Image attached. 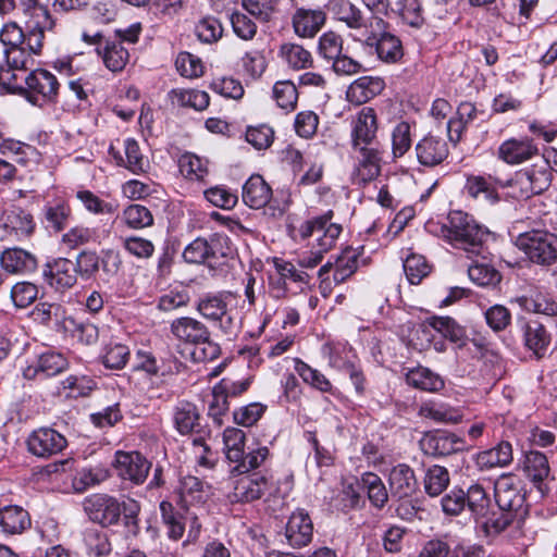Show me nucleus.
Instances as JSON below:
<instances>
[{"label": "nucleus", "mask_w": 557, "mask_h": 557, "mask_svg": "<svg viewBox=\"0 0 557 557\" xmlns=\"http://www.w3.org/2000/svg\"><path fill=\"white\" fill-rule=\"evenodd\" d=\"M96 51L111 72H121L129 60L127 49L117 40H106L103 47H97Z\"/></svg>", "instance_id": "32"}, {"label": "nucleus", "mask_w": 557, "mask_h": 557, "mask_svg": "<svg viewBox=\"0 0 557 557\" xmlns=\"http://www.w3.org/2000/svg\"><path fill=\"white\" fill-rule=\"evenodd\" d=\"M122 221L132 230H141L153 225V215L141 205H129L122 213Z\"/></svg>", "instance_id": "52"}, {"label": "nucleus", "mask_w": 557, "mask_h": 557, "mask_svg": "<svg viewBox=\"0 0 557 557\" xmlns=\"http://www.w3.org/2000/svg\"><path fill=\"white\" fill-rule=\"evenodd\" d=\"M122 505L117 498L104 493L91 494L83 503L88 518L102 528L116 525L122 516Z\"/></svg>", "instance_id": "10"}, {"label": "nucleus", "mask_w": 557, "mask_h": 557, "mask_svg": "<svg viewBox=\"0 0 557 557\" xmlns=\"http://www.w3.org/2000/svg\"><path fill=\"white\" fill-rule=\"evenodd\" d=\"M273 98L280 108L294 110L298 100L297 88L290 81L276 82L273 86Z\"/></svg>", "instance_id": "64"}, {"label": "nucleus", "mask_w": 557, "mask_h": 557, "mask_svg": "<svg viewBox=\"0 0 557 557\" xmlns=\"http://www.w3.org/2000/svg\"><path fill=\"white\" fill-rule=\"evenodd\" d=\"M379 119L374 108L363 107L350 122V146L381 145L377 139Z\"/></svg>", "instance_id": "12"}, {"label": "nucleus", "mask_w": 557, "mask_h": 557, "mask_svg": "<svg viewBox=\"0 0 557 557\" xmlns=\"http://www.w3.org/2000/svg\"><path fill=\"white\" fill-rule=\"evenodd\" d=\"M173 106L202 111L209 106V95L197 89H173L169 94Z\"/></svg>", "instance_id": "39"}, {"label": "nucleus", "mask_w": 557, "mask_h": 557, "mask_svg": "<svg viewBox=\"0 0 557 557\" xmlns=\"http://www.w3.org/2000/svg\"><path fill=\"white\" fill-rule=\"evenodd\" d=\"M336 15L349 28L360 29L367 25L360 9L347 0H341L336 3Z\"/></svg>", "instance_id": "61"}, {"label": "nucleus", "mask_w": 557, "mask_h": 557, "mask_svg": "<svg viewBox=\"0 0 557 557\" xmlns=\"http://www.w3.org/2000/svg\"><path fill=\"white\" fill-rule=\"evenodd\" d=\"M411 147V127L406 121L396 124L392 131V153L394 158H401Z\"/></svg>", "instance_id": "59"}, {"label": "nucleus", "mask_w": 557, "mask_h": 557, "mask_svg": "<svg viewBox=\"0 0 557 557\" xmlns=\"http://www.w3.org/2000/svg\"><path fill=\"white\" fill-rule=\"evenodd\" d=\"M524 346L537 358L544 356L550 343V336L544 325L537 321H525L521 324Z\"/></svg>", "instance_id": "29"}, {"label": "nucleus", "mask_w": 557, "mask_h": 557, "mask_svg": "<svg viewBox=\"0 0 557 557\" xmlns=\"http://www.w3.org/2000/svg\"><path fill=\"white\" fill-rule=\"evenodd\" d=\"M270 486V478L265 473L255 472L239 478L234 486L232 500L251 503L260 499Z\"/></svg>", "instance_id": "20"}, {"label": "nucleus", "mask_w": 557, "mask_h": 557, "mask_svg": "<svg viewBox=\"0 0 557 557\" xmlns=\"http://www.w3.org/2000/svg\"><path fill=\"white\" fill-rule=\"evenodd\" d=\"M55 27V21L53 18H47V21H27L25 41L24 46L34 55L41 54L44 47V39L46 32H52Z\"/></svg>", "instance_id": "35"}, {"label": "nucleus", "mask_w": 557, "mask_h": 557, "mask_svg": "<svg viewBox=\"0 0 557 557\" xmlns=\"http://www.w3.org/2000/svg\"><path fill=\"white\" fill-rule=\"evenodd\" d=\"M160 511L163 523L168 528L170 539L180 540L185 531V513L177 511L174 506L166 500L160 503Z\"/></svg>", "instance_id": "43"}, {"label": "nucleus", "mask_w": 557, "mask_h": 557, "mask_svg": "<svg viewBox=\"0 0 557 557\" xmlns=\"http://www.w3.org/2000/svg\"><path fill=\"white\" fill-rule=\"evenodd\" d=\"M83 542L88 556L106 557L112 552L109 535L102 530L87 528L83 533Z\"/></svg>", "instance_id": "40"}, {"label": "nucleus", "mask_w": 557, "mask_h": 557, "mask_svg": "<svg viewBox=\"0 0 557 557\" xmlns=\"http://www.w3.org/2000/svg\"><path fill=\"white\" fill-rule=\"evenodd\" d=\"M34 54L24 45L0 46V86L5 90L22 89L18 78L34 65Z\"/></svg>", "instance_id": "7"}, {"label": "nucleus", "mask_w": 557, "mask_h": 557, "mask_svg": "<svg viewBox=\"0 0 557 557\" xmlns=\"http://www.w3.org/2000/svg\"><path fill=\"white\" fill-rule=\"evenodd\" d=\"M385 88V82L379 76H361L355 79L346 90V99L356 106H361Z\"/></svg>", "instance_id": "23"}, {"label": "nucleus", "mask_w": 557, "mask_h": 557, "mask_svg": "<svg viewBox=\"0 0 557 557\" xmlns=\"http://www.w3.org/2000/svg\"><path fill=\"white\" fill-rule=\"evenodd\" d=\"M524 475L543 493V482L549 474V465L546 456L540 451H529L522 462Z\"/></svg>", "instance_id": "31"}, {"label": "nucleus", "mask_w": 557, "mask_h": 557, "mask_svg": "<svg viewBox=\"0 0 557 557\" xmlns=\"http://www.w3.org/2000/svg\"><path fill=\"white\" fill-rule=\"evenodd\" d=\"M170 331L176 341L195 347L191 357L196 362L212 361L221 354L220 345L211 338L208 326L196 318H176L171 322Z\"/></svg>", "instance_id": "4"}, {"label": "nucleus", "mask_w": 557, "mask_h": 557, "mask_svg": "<svg viewBox=\"0 0 557 557\" xmlns=\"http://www.w3.org/2000/svg\"><path fill=\"white\" fill-rule=\"evenodd\" d=\"M22 89L7 90L24 96L32 104L41 107L54 102L58 96L59 82L49 71L36 69L18 78Z\"/></svg>", "instance_id": "6"}, {"label": "nucleus", "mask_w": 557, "mask_h": 557, "mask_svg": "<svg viewBox=\"0 0 557 557\" xmlns=\"http://www.w3.org/2000/svg\"><path fill=\"white\" fill-rule=\"evenodd\" d=\"M124 150L125 159L122 165H124L134 174L146 172L148 162L144 159L139 145L134 138H127L124 140Z\"/></svg>", "instance_id": "60"}, {"label": "nucleus", "mask_w": 557, "mask_h": 557, "mask_svg": "<svg viewBox=\"0 0 557 557\" xmlns=\"http://www.w3.org/2000/svg\"><path fill=\"white\" fill-rule=\"evenodd\" d=\"M109 476V471L103 467L83 468L74 475L72 486L75 492L83 493L104 482Z\"/></svg>", "instance_id": "45"}, {"label": "nucleus", "mask_w": 557, "mask_h": 557, "mask_svg": "<svg viewBox=\"0 0 557 557\" xmlns=\"http://www.w3.org/2000/svg\"><path fill=\"white\" fill-rule=\"evenodd\" d=\"M404 271L409 283L418 285L429 275L431 267L423 256L411 253L404 261Z\"/></svg>", "instance_id": "57"}, {"label": "nucleus", "mask_w": 557, "mask_h": 557, "mask_svg": "<svg viewBox=\"0 0 557 557\" xmlns=\"http://www.w3.org/2000/svg\"><path fill=\"white\" fill-rule=\"evenodd\" d=\"M32 525L27 510L18 505H7L0 508V529L10 535L22 534Z\"/></svg>", "instance_id": "27"}, {"label": "nucleus", "mask_w": 557, "mask_h": 557, "mask_svg": "<svg viewBox=\"0 0 557 557\" xmlns=\"http://www.w3.org/2000/svg\"><path fill=\"white\" fill-rule=\"evenodd\" d=\"M449 482L448 470L445 467L433 465L425 471L423 478L424 491L431 497L438 496L447 488Z\"/></svg>", "instance_id": "42"}, {"label": "nucleus", "mask_w": 557, "mask_h": 557, "mask_svg": "<svg viewBox=\"0 0 557 557\" xmlns=\"http://www.w3.org/2000/svg\"><path fill=\"white\" fill-rule=\"evenodd\" d=\"M235 249L231 238L225 234L214 233L208 238V261L207 267L218 270L228 265L234 259Z\"/></svg>", "instance_id": "24"}, {"label": "nucleus", "mask_w": 557, "mask_h": 557, "mask_svg": "<svg viewBox=\"0 0 557 557\" xmlns=\"http://www.w3.org/2000/svg\"><path fill=\"white\" fill-rule=\"evenodd\" d=\"M466 190L472 198L482 197L491 202H495L498 199L490 178L480 175H472L467 178Z\"/></svg>", "instance_id": "62"}, {"label": "nucleus", "mask_w": 557, "mask_h": 557, "mask_svg": "<svg viewBox=\"0 0 557 557\" xmlns=\"http://www.w3.org/2000/svg\"><path fill=\"white\" fill-rule=\"evenodd\" d=\"M113 467L121 479L139 485L146 481L151 462L138 451L117 450L114 455Z\"/></svg>", "instance_id": "14"}, {"label": "nucleus", "mask_w": 557, "mask_h": 557, "mask_svg": "<svg viewBox=\"0 0 557 557\" xmlns=\"http://www.w3.org/2000/svg\"><path fill=\"white\" fill-rule=\"evenodd\" d=\"M175 429L186 435L199 426V413L196 406L189 401H180L173 409Z\"/></svg>", "instance_id": "38"}, {"label": "nucleus", "mask_w": 557, "mask_h": 557, "mask_svg": "<svg viewBox=\"0 0 557 557\" xmlns=\"http://www.w3.org/2000/svg\"><path fill=\"white\" fill-rule=\"evenodd\" d=\"M429 324L444 337L459 345L463 344L465 330L450 317H432Z\"/></svg>", "instance_id": "56"}, {"label": "nucleus", "mask_w": 557, "mask_h": 557, "mask_svg": "<svg viewBox=\"0 0 557 557\" xmlns=\"http://www.w3.org/2000/svg\"><path fill=\"white\" fill-rule=\"evenodd\" d=\"M466 506L475 519H488L492 500L483 485L474 483L465 492Z\"/></svg>", "instance_id": "36"}, {"label": "nucleus", "mask_w": 557, "mask_h": 557, "mask_svg": "<svg viewBox=\"0 0 557 557\" xmlns=\"http://www.w3.org/2000/svg\"><path fill=\"white\" fill-rule=\"evenodd\" d=\"M181 174L189 181L202 182L208 175V161L193 152H185L178 159Z\"/></svg>", "instance_id": "41"}, {"label": "nucleus", "mask_w": 557, "mask_h": 557, "mask_svg": "<svg viewBox=\"0 0 557 557\" xmlns=\"http://www.w3.org/2000/svg\"><path fill=\"white\" fill-rule=\"evenodd\" d=\"M513 243L532 263L549 267L557 260V236L545 228L520 233Z\"/></svg>", "instance_id": "5"}, {"label": "nucleus", "mask_w": 557, "mask_h": 557, "mask_svg": "<svg viewBox=\"0 0 557 557\" xmlns=\"http://www.w3.org/2000/svg\"><path fill=\"white\" fill-rule=\"evenodd\" d=\"M354 169L352 182L364 185L374 181L382 170L383 153L382 145L375 146H350Z\"/></svg>", "instance_id": "9"}, {"label": "nucleus", "mask_w": 557, "mask_h": 557, "mask_svg": "<svg viewBox=\"0 0 557 557\" xmlns=\"http://www.w3.org/2000/svg\"><path fill=\"white\" fill-rule=\"evenodd\" d=\"M414 150L419 163L429 168L441 164L449 154L447 143L442 137L433 135L420 139Z\"/></svg>", "instance_id": "22"}, {"label": "nucleus", "mask_w": 557, "mask_h": 557, "mask_svg": "<svg viewBox=\"0 0 557 557\" xmlns=\"http://www.w3.org/2000/svg\"><path fill=\"white\" fill-rule=\"evenodd\" d=\"M246 435L244 431L236 428H226L223 432V442L226 458L231 462H237L243 458L245 451Z\"/></svg>", "instance_id": "53"}, {"label": "nucleus", "mask_w": 557, "mask_h": 557, "mask_svg": "<svg viewBox=\"0 0 557 557\" xmlns=\"http://www.w3.org/2000/svg\"><path fill=\"white\" fill-rule=\"evenodd\" d=\"M67 445L66 438L51 428H40L33 431L27 438L30 454L40 458H49L61 453Z\"/></svg>", "instance_id": "15"}, {"label": "nucleus", "mask_w": 557, "mask_h": 557, "mask_svg": "<svg viewBox=\"0 0 557 557\" xmlns=\"http://www.w3.org/2000/svg\"><path fill=\"white\" fill-rule=\"evenodd\" d=\"M550 177L549 162L544 157H541L539 162L533 164L532 168L517 173L516 180L508 184L520 188L519 197L530 198L547 189L550 184Z\"/></svg>", "instance_id": "11"}, {"label": "nucleus", "mask_w": 557, "mask_h": 557, "mask_svg": "<svg viewBox=\"0 0 557 557\" xmlns=\"http://www.w3.org/2000/svg\"><path fill=\"white\" fill-rule=\"evenodd\" d=\"M98 238L99 234L96 228L77 225L63 234L62 244L70 249H75L79 246L95 244L98 242Z\"/></svg>", "instance_id": "55"}, {"label": "nucleus", "mask_w": 557, "mask_h": 557, "mask_svg": "<svg viewBox=\"0 0 557 557\" xmlns=\"http://www.w3.org/2000/svg\"><path fill=\"white\" fill-rule=\"evenodd\" d=\"M428 233L444 239L455 249L466 252L468 258L482 253L488 231L480 225L472 215L455 210L448 213L447 222L428 221Z\"/></svg>", "instance_id": "1"}, {"label": "nucleus", "mask_w": 557, "mask_h": 557, "mask_svg": "<svg viewBox=\"0 0 557 557\" xmlns=\"http://www.w3.org/2000/svg\"><path fill=\"white\" fill-rule=\"evenodd\" d=\"M322 354L329 359V364L341 371H345L356 362L352 348L346 342H329L323 345Z\"/></svg>", "instance_id": "34"}, {"label": "nucleus", "mask_w": 557, "mask_h": 557, "mask_svg": "<svg viewBox=\"0 0 557 557\" xmlns=\"http://www.w3.org/2000/svg\"><path fill=\"white\" fill-rule=\"evenodd\" d=\"M280 52L284 61L295 70L310 67L313 63L310 51L297 44H284Z\"/></svg>", "instance_id": "49"}, {"label": "nucleus", "mask_w": 557, "mask_h": 557, "mask_svg": "<svg viewBox=\"0 0 557 557\" xmlns=\"http://www.w3.org/2000/svg\"><path fill=\"white\" fill-rule=\"evenodd\" d=\"M42 274L46 282L60 292L73 287L77 282L74 262L67 258H57L47 262Z\"/></svg>", "instance_id": "19"}, {"label": "nucleus", "mask_w": 557, "mask_h": 557, "mask_svg": "<svg viewBox=\"0 0 557 557\" xmlns=\"http://www.w3.org/2000/svg\"><path fill=\"white\" fill-rule=\"evenodd\" d=\"M243 201L252 209L265 207L272 198V188L259 174L251 175L243 186Z\"/></svg>", "instance_id": "28"}, {"label": "nucleus", "mask_w": 557, "mask_h": 557, "mask_svg": "<svg viewBox=\"0 0 557 557\" xmlns=\"http://www.w3.org/2000/svg\"><path fill=\"white\" fill-rule=\"evenodd\" d=\"M496 157L508 165H519L543 156L533 138L522 136L504 140L497 148Z\"/></svg>", "instance_id": "13"}, {"label": "nucleus", "mask_w": 557, "mask_h": 557, "mask_svg": "<svg viewBox=\"0 0 557 557\" xmlns=\"http://www.w3.org/2000/svg\"><path fill=\"white\" fill-rule=\"evenodd\" d=\"M333 211L329 210L322 215L304 221L298 227L290 231L294 240H306L317 235L315 245L302 249L297 255V263L301 268L313 269L323 259L325 252L331 250L338 239L343 227L332 222Z\"/></svg>", "instance_id": "2"}, {"label": "nucleus", "mask_w": 557, "mask_h": 557, "mask_svg": "<svg viewBox=\"0 0 557 557\" xmlns=\"http://www.w3.org/2000/svg\"><path fill=\"white\" fill-rule=\"evenodd\" d=\"M46 227L54 232H61L67 225L71 218V208L64 202L48 205L44 210Z\"/></svg>", "instance_id": "54"}, {"label": "nucleus", "mask_w": 557, "mask_h": 557, "mask_svg": "<svg viewBox=\"0 0 557 557\" xmlns=\"http://www.w3.org/2000/svg\"><path fill=\"white\" fill-rule=\"evenodd\" d=\"M196 310L227 336L235 335L239 329L233 310L228 309L227 296L222 293L203 295L198 299Z\"/></svg>", "instance_id": "8"}, {"label": "nucleus", "mask_w": 557, "mask_h": 557, "mask_svg": "<svg viewBox=\"0 0 557 557\" xmlns=\"http://www.w3.org/2000/svg\"><path fill=\"white\" fill-rule=\"evenodd\" d=\"M294 369L296 373L302 379V381L312 386L315 389H319L323 393H329L332 391L333 385L330 380L321 373L319 370L313 369L308 363L302 361L299 358L294 360Z\"/></svg>", "instance_id": "46"}, {"label": "nucleus", "mask_w": 557, "mask_h": 557, "mask_svg": "<svg viewBox=\"0 0 557 557\" xmlns=\"http://www.w3.org/2000/svg\"><path fill=\"white\" fill-rule=\"evenodd\" d=\"M406 380L409 385L431 393L441 391L445 385L440 374L424 367H417L409 370Z\"/></svg>", "instance_id": "37"}, {"label": "nucleus", "mask_w": 557, "mask_h": 557, "mask_svg": "<svg viewBox=\"0 0 557 557\" xmlns=\"http://www.w3.org/2000/svg\"><path fill=\"white\" fill-rule=\"evenodd\" d=\"M519 306L533 313H540L547 317L557 314V302L547 293L540 290L531 292L529 295H523L517 298Z\"/></svg>", "instance_id": "33"}, {"label": "nucleus", "mask_w": 557, "mask_h": 557, "mask_svg": "<svg viewBox=\"0 0 557 557\" xmlns=\"http://www.w3.org/2000/svg\"><path fill=\"white\" fill-rule=\"evenodd\" d=\"M362 487L367 491L372 506L382 509L388 500V492L382 479L372 472H367L361 478Z\"/></svg>", "instance_id": "47"}, {"label": "nucleus", "mask_w": 557, "mask_h": 557, "mask_svg": "<svg viewBox=\"0 0 557 557\" xmlns=\"http://www.w3.org/2000/svg\"><path fill=\"white\" fill-rule=\"evenodd\" d=\"M421 450L432 457H443L461 451L465 441L455 433L446 431L428 432L419 442Z\"/></svg>", "instance_id": "16"}, {"label": "nucleus", "mask_w": 557, "mask_h": 557, "mask_svg": "<svg viewBox=\"0 0 557 557\" xmlns=\"http://www.w3.org/2000/svg\"><path fill=\"white\" fill-rule=\"evenodd\" d=\"M66 367L67 360L62 354L47 350L24 368L23 375L26 380L41 381L58 375Z\"/></svg>", "instance_id": "18"}, {"label": "nucleus", "mask_w": 557, "mask_h": 557, "mask_svg": "<svg viewBox=\"0 0 557 557\" xmlns=\"http://www.w3.org/2000/svg\"><path fill=\"white\" fill-rule=\"evenodd\" d=\"M512 459L511 444L503 441L495 447L479 453L475 458V463L480 470L486 471L496 467H506L511 463Z\"/></svg>", "instance_id": "30"}, {"label": "nucleus", "mask_w": 557, "mask_h": 557, "mask_svg": "<svg viewBox=\"0 0 557 557\" xmlns=\"http://www.w3.org/2000/svg\"><path fill=\"white\" fill-rule=\"evenodd\" d=\"M2 268L12 274H28L38 267L37 257L22 248H8L1 255Z\"/></svg>", "instance_id": "26"}, {"label": "nucleus", "mask_w": 557, "mask_h": 557, "mask_svg": "<svg viewBox=\"0 0 557 557\" xmlns=\"http://www.w3.org/2000/svg\"><path fill=\"white\" fill-rule=\"evenodd\" d=\"M181 499L185 505L205 503L208 493L205 490V483L194 475L182 478L180 485Z\"/></svg>", "instance_id": "48"}, {"label": "nucleus", "mask_w": 557, "mask_h": 557, "mask_svg": "<svg viewBox=\"0 0 557 557\" xmlns=\"http://www.w3.org/2000/svg\"><path fill=\"white\" fill-rule=\"evenodd\" d=\"M326 20L321 9H297L292 17L293 28L299 37L312 38L322 28Z\"/></svg>", "instance_id": "25"}, {"label": "nucleus", "mask_w": 557, "mask_h": 557, "mask_svg": "<svg viewBox=\"0 0 557 557\" xmlns=\"http://www.w3.org/2000/svg\"><path fill=\"white\" fill-rule=\"evenodd\" d=\"M247 453L244 451L243 458L239 459L234 468L240 474L248 473L260 466H262L269 458L270 451L267 446H257L256 448H248Z\"/></svg>", "instance_id": "58"}, {"label": "nucleus", "mask_w": 557, "mask_h": 557, "mask_svg": "<svg viewBox=\"0 0 557 557\" xmlns=\"http://www.w3.org/2000/svg\"><path fill=\"white\" fill-rule=\"evenodd\" d=\"M389 493L393 499L406 500L411 498L419 488L413 469L407 463H397L388 471Z\"/></svg>", "instance_id": "17"}, {"label": "nucleus", "mask_w": 557, "mask_h": 557, "mask_svg": "<svg viewBox=\"0 0 557 557\" xmlns=\"http://www.w3.org/2000/svg\"><path fill=\"white\" fill-rule=\"evenodd\" d=\"M495 500L504 512L496 519L483 521L487 533H499L504 531L515 517H523L528 512L527 491L523 481L516 474H502L494 486Z\"/></svg>", "instance_id": "3"}, {"label": "nucleus", "mask_w": 557, "mask_h": 557, "mask_svg": "<svg viewBox=\"0 0 557 557\" xmlns=\"http://www.w3.org/2000/svg\"><path fill=\"white\" fill-rule=\"evenodd\" d=\"M285 537L287 543L295 548H301L311 543L313 537V524L307 512L298 510L289 517Z\"/></svg>", "instance_id": "21"}, {"label": "nucleus", "mask_w": 557, "mask_h": 557, "mask_svg": "<svg viewBox=\"0 0 557 557\" xmlns=\"http://www.w3.org/2000/svg\"><path fill=\"white\" fill-rule=\"evenodd\" d=\"M76 274L84 280L92 278L100 269V257L96 251H81L74 262Z\"/></svg>", "instance_id": "63"}, {"label": "nucleus", "mask_w": 557, "mask_h": 557, "mask_svg": "<svg viewBox=\"0 0 557 557\" xmlns=\"http://www.w3.org/2000/svg\"><path fill=\"white\" fill-rule=\"evenodd\" d=\"M4 225L15 232L17 236L27 237L35 230L33 215L21 208H14L7 214Z\"/></svg>", "instance_id": "51"}, {"label": "nucleus", "mask_w": 557, "mask_h": 557, "mask_svg": "<svg viewBox=\"0 0 557 557\" xmlns=\"http://www.w3.org/2000/svg\"><path fill=\"white\" fill-rule=\"evenodd\" d=\"M129 348L121 343H110L104 346L101 362L107 369L121 370L129 359Z\"/></svg>", "instance_id": "50"}, {"label": "nucleus", "mask_w": 557, "mask_h": 557, "mask_svg": "<svg viewBox=\"0 0 557 557\" xmlns=\"http://www.w3.org/2000/svg\"><path fill=\"white\" fill-rule=\"evenodd\" d=\"M376 53L385 63H397L404 55L400 39L391 33H383L376 41Z\"/></svg>", "instance_id": "44"}]
</instances>
